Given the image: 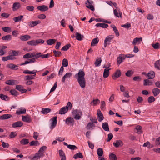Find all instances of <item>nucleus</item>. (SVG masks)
I'll return each mask as SVG.
<instances>
[{
    "label": "nucleus",
    "mask_w": 160,
    "mask_h": 160,
    "mask_svg": "<svg viewBox=\"0 0 160 160\" xmlns=\"http://www.w3.org/2000/svg\"><path fill=\"white\" fill-rule=\"evenodd\" d=\"M0 98L2 100L6 101H8L10 100L9 97L2 94H0Z\"/></svg>",
    "instance_id": "obj_37"
},
{
    "label": "nucleus",
    "mask_w": 160,
    "mask_h": 160,
    "mask_svg": "<svg viewBox=\"0 0 160 160\" xmlns=\"http://www.w3.org/2000/svg\"><path fill=\"white\" fill-rule=\"evenodd\" d=\"M71 46L70 44H68L64 46L62 49L61 50L66 51L68 50Z\"/></svg>",
    "instance_id": "obj_53"
},
{
    "label": "nucleus",
    "mask_w": 160,
    "mask_h": 160,
    "mask_svg": "<svg viewBox=\"0 0 160 160\" xmlns=\"http://www.w3.org/2000/svg\"><path fill=\"white\" fill-rule=\"evenodd\" d=\"M87 2H85V4L86 5V7L88 8L89 9L91 10L92 11L94 10V7L92 5L93 3V2L92 1H89V0H87Z\"/></svg>",
    "instance_id": "obj_8"
},
{
    "label": "nucleus",
    "mask_w": 160,
    "mask_h": 160,
    "mask_svg": "<svg viewBox=\"0 0 160 160\" xmlns=\"http://www.w3.org/2000/svg\"><path fill=\"white\" fill-rule=\"evenodd\" d=\"M23 16L22 15H20L18 17L14 18H13V20L15 22H18L21 21Z\"/></svg>",
    "instance_id": "obj_43"
},
{
    "label": "nucleus",
    "mask_w": 160,
    "mask_h": 160,
    "mask_svg": "<svg viewBox=\"0 0 160 160\" xmlns=\"http://www.w3.org/2000/svg\"><path fill=\"white\" fill-rule=\"evenodd\" d=\"M142 38H138L137 37L134 39L132 42V44L135 46L136 45L137 43H138V44L140 43V41H142Z\"/></svg>",
    "instance_id": "obj_21"
},
{
    "label": "nucleus",
    "mask_w": 160,
    "mask_h": 160,
    "mask_svg": "<svg viewBox=\"0 0 160 160\" xmlns=\"http://www.w3.org/2000/svg\"><path fill=\"white\" fill-rule=\"evenodd\" d=\"M2 29L5 32H10L11 31V28L9 27H5L2 28Z\"/></svg>",
    "instance_id": "obj_60"
},
{
    "label": "nucleus",
    "mask_w": 160,
    "mask_h": 160,
    "mask_svg": "<svg viewBox=\"0 0 160 160\" xmlns=\"http://www.w3.org/2000/svg\"><path fill=\"white\" fill-rule=\"evenodd\" d=\"M15 57H12V56L11 55H8L6 57H4L2 58V60L3 61H6L8 60H13L16 59Z\"/></svg>",
    "instance_id": "obj_28"
},
{
    "label": "nucleus",
    "mask_w": 160,
    "mask_h": 160,
    "mask_svg": "<svg viewBox=\"0 0 160 160\" xmlns=\"http://www.w3.org/2000/svg\"><path fill=\"white\" fill-rule=\"evenodd\" d=\"M57 40L54 39H51L47 40L46 42L48 45H51L52 44H54Z\"/></svg>",
    "instance_id": "obj_34"
},
{
    "label": "nucleus",
    "mask_w": 160,
    "mask_h": 160,
    "mask_svg": "<svg viewBox=\"0 0 160 160\" xmlns=\"http://www.w3.org/2000/svg\"><path fill=\"white\" fill-rule=\"evenodd\" d=\"M57 116H55L52 118L50 121H51V126L50 128L52 130L56 126L57 124Z\"/></svg>",
    "instance_id": "obj_6"
},
{
    "label": "nucleus",
    "mask_w": 160,
    "mask_h": 160,
    "mask_svg": "<svg viewBox=\"0 0 160 160\" xmlns=\"http://www.w3.org/2000/svg\"><path fill=\"white\" fill-rule=\"evenodd\" d=\"M40 143L38 141H32L29 143L30 146H37L39 145Z\"/></svg>",
    "instance_id": "obj_51"
},
{
    "label": "nucleus",
    "mask_w": 160,
    "mask_h": 160,
    "mask_svg": "<svg viewBox=\"0 0 160 160\" xmlns=\"http://www.w3.org/2000/svg\"><path fill=\"white\" fill-rule=\"evenodd\" d=\"M73 158L75 159H77L78 158H82L83 156L81 152H78L75 154L74 155Z\"/></svg>",
    "instance_id": "obj_39"
},
{
    "label": "nucleus",
    "mask_w": 160,
    "mask_h": 160,
    "mask_svg": "<svg viewBox=\"0 0 160 160\" xmlns=\"http://www.w3.org/2000/svg\"><path fill=\"white\" fill-rule=\"evenodd\" d=\"M11 95L14 96H17L19 94V93L14 89H12L10 91Z\"/></svg>",
    "instance_id": "obj_49"
},
{
    "label": "nucleus",
    "mask_w": 160,
    "mask_h": 160,
    "mask_svg": "<svg viewBox=\"0 0 160 160\" xmlns=\"http://www.w3.org/2000/svg\"><path fill=\"white\" fill-rule=\"evenodd\" d=\"M2 146L4 148H8L9 147V144L7 142H5L2 141H1Z\"/></svg>",
    "instance_id": "obj_62"
},
{
    "label": "nucleus",
    "mask_w": 160,
    "mask_h": 160,
    "mask_svg": "<svg viewBox=\"0 0 160 160\" xmlns=\"http://www.w3.org/2000/svg\"><path fill=\"white\" fill-rule=\"evenodd\" d=\"M152 92L154 96H156L160 93V90L158 88H155L152 90Z\"/></svg>",
    "instance_id": "obj_35"
},
{
    "label": "nucleus",
    "mask_w": 160,
    "mask_h": 160,
    "mask_svg": "<svg viewBox=\"0 0 160 160\" xmlns=\"http://www.w3.org/2000/svg\"><path fill=\"white\" fill-rule=\"evenodd\" d=\"M7 67L12 70H17L18 69V66L12 63L8 64L6 65Z\"/></svg>",
    "instance_id": "obj_15"
},
{
    "label": "nucleus",
    "mask_w": 160,
    "mask_h": 160,
    "mask_svg": "<svg viewBox=\"0 0 160 160\" xmlns=\"http://www.w3.org/2000/svg\"><path fill=\"white\" fill-rule=\"evenodd\" d=\"M65 107L68 109V110H71L72 109V105L71 103L70 102H68L66 106H65Z\"/></svg>",
    "instance_id": "obj_61"
},
{
    "label": "nucleus",
    "mask_w": 160,
    "mask_h": 160,
    "mask_svg": "<svg viewBox=\"0 0 160 160\" xmlns=\"http://www.w3.org/2000/svg\"><path fill=\"white\" fill-rule=\"evenodd\" d=\"M95 26L103 28H107L108 27V25L106 23H98L95 25Z\"/></svg>",
    "instance_id": "obj_31"
},
{
    "label": "nucleus",
    "mask_w": 160,
    "mask_h": 160,
    "mask_svg": "<svg viewBox=\"0 0 160 160\" xmlns=\"http://www.w3.org/2000/svg\"><path fill=\"white\" fill-rule=\"evenodd\" d=\"M44 41L41 39H39L36 40H32L27 42L28 45L30 46H36L40 43H43Z\"/></svg>",
    "instance_id": "obj_4"
},
{
    "label": "nucleus",
    "mask_w": 160,
    "mask_h": 160,
    "mask_svg": "<svg viewBox=\"0 0 160 160\" xmlns=\"http://www.w3.org/2000/svg\"><path fill=\"white\" fill-rule=\"evenodd\" d=\"M26 9L30 11H33L34 9V7L32 6H28L26 7Z\"/></svg>",
    "instance_id": "obj_64"
},
{
    "label": "nucleus",
    "mask_w": 160,
    "mask_h": 160,
    "mask_svg": "<svg viewBox=\"0 0 160 160\" xmlns=\"http://www.w3.org/2000/svg\"><path fill=\"white\" fill-rule=\"evenodd\" d=\"M47 148V147L46 146L41 147L38 152L36 153L33 157L32 160H38L41 157H43L45 155L43 152L46 150Z\"/></svg>",
    "instance_id": "obj_2"
},
{
    "label": "nucleus",
    "mask_w": 160,
    "mask_h": 160,
    "mask_svg": "<svg viewBox=\"0 0 160 160\" xmlns=\"http://www.w3.org/2000/svg\"><path fill=\"white\" fill-rule=\"evenodd\" d=\"M20 143L22 145H26L29 143L28 139L24 138L20 141Z\"/></svg>",
    "instance_id": "obj_52"
},
{
    "label": "nucleus",
    "mask_w": 160,
    "mask_h": 160,
    "mask_svg": "<svg viewBox=\"0 0 160 160\" xmlns=\"http://www.w3.org/2000/svg\"><path fill=\"white\" fill-rule=\"evenodd\" d=\"M15 80H7L5 83L9 85H13L15 84Z\"/></svg>",
    "instance_id": "obj_40"
},
{
    "label": "nucleus",
    "mask_w": 160,
    "mask_h": 160,
    "mask_svg": "<svg viewBox=\"0 0 160 160\" xmlns=\"http://www.w3.org/2000/svg\"><path fill=\"white\" fill-rule=\"evenodd\" d=\"M23 86L21 85H17L16 86L15 88L21 92L25 93L27 91L26 89L22 88Z\"/></svg>",
    "instance_id": "obj_18"
},
{
    "label": "nucleus",
    "mask_w": 160,
    "mask_h": 160,
    "mask_svg": "<svg viewBox=\"0 0 160 160\" xmlns=\"http://www.w3.org/2000/svg\"><path fill=\"white\" fill-rule=\"evenodd\" d=\"M33 76L30 75H27L24 78V80H31L34 79Z\"/></svg>",
    "instance_id": "obj_47"
},
{
    "label": "nucleus",
    "mask_w": 160,
    "mask_h": 160,
    "mask_svg": "<svg viewBox=\"0 0 160 160\" xmlns=\"http://www.w3.org/2000/svg\"><path fill=\"white\" fill-rule=\"evenodd\" d=\"M68 148L71 150H74L77 149V147L75 145H68Z\"/></svg>",
    "instance_id": "obj_63"
},
{
    "label": "nucleus",
    "mask_w": 160,
    "mask_h": 160,
    "mask_svg": "<svg viewBox=\"0 0 160 160\" xmlns=\"http://www.w3.org/2000/svg\"><path fill=\"white\" fill-rule=\"evenodd\" d=\"M68 109L65 107L61 108L59 111V114H65L68 112Z\"/></svg>",
    "instance_id": "obj_33"
},
{
    "label": "nucleus",
    "mask_w": 160,
    "mask_h": 160,
    "mask_svg": "<svg viewBox=\"0 0 160 160\" xmlns=\"http://www.w3.org/2000/svg\"><path fill=\"white\" fill-rule=\"evenodd\" d=\"M102 62V60L101 58H100L98 59H96L95 62L94 64L96 67L99 66L100 65L101 63Z\"/></svg>",
    "instance_id": "obj_45"
},
{
    "label": "nucleus",
    "mask_w": 160,
    "mask_h": 160,
    "mask_svg": "<svg viewBox=\"0 0 160 160\" xmlns=\"http://www.w3.org/2000/svg\"><path fill=\"white\" fill-rule=\"evenodd\" d=\"M114 38L113 35H109L106 37L104 41V46L106 47L107 46L110 45V43Z\"/></svg>",
    "instance_id": "obj_5"
},
{
    "label": "nucleus",
    "mask_w": 160,
    "mask_h": 160,
    "mask_svg": "<svg viewBox=\"0 0 160 160\" xmlns=\"http://www.w3.org/2000/svg\"><path fill=\"white\" fill-rule=\"evenodd\" d=\"M74 120L73 118L71 117H68L65 120L66 124L68 125H71L73 126L74 123Z\"/></svg>",
    "instance_id": "obj_9"
},
{
    "label": "nucleus",
    "mask_w": 160,
    "mask_h": 160,
    "mask_svg": "<svg viewBox=\"0 0 160 160\" xmlns=\"http://www.w3.org/2000/svg\"><path fill=\"white\" fill-rule=\"evenodd\" d=\"M22 120L24 122L29 123L32 121L30 116L28 115L25 116H22Z\"/></svg>",
    "instance_id": "obj_10"
},
{
    "label": "nucleus",
    "mask_w": 160,
    "mask_h": 160,
    "mask_svg": "<svg viewBox=\"0 0 160 160\" xmlns=\"http://www.w3.org/2000/svg\"><path fill=\"white\" fill-rule=\"evenodd\" d=\"M99 42V39L98 38H96L92 40L91 43V46H94L97 44Z\"/></svg>",
    "instance_id": "obj_32"
},
{
    "label": "nucleus",
    "mask_w": 160,
    "mask_h": 160,
    "mask_svg": "<svg viewBox=\"0 0 160 160\" xmlns=\"http://www.w3.org/2000/svg\"><path fill=\"white\" fill-rule=\"evenodd\" d=\"M85 75L84 72L81 70H80L78 72L75 74V77L77 80L79 85L82 88H84L86 86Z\"/></svg>",
    "instance_id": "obj_1"
},
{
    "label": "nucleus",
    "mask_w": 160,
    "mask_h": 160,
    "mask_svg": "<svg viewBox=\"0 0 160 160\" xmlns=\"http://www.w3.org/2000/svg\"><path fill=\"white\" fill-rule=\"evenodd\" d=\"M142 127L140 125H138L136 126L135 129L137 130L136 133L140 134L142 133V131L141 130Z\"/></svg>",
    "instance_id": "obj_48"
},
{
    "label": "nucleus",
    "mask_w": 160,
    "mask_h": 160,
    "mask_svg": "<svg viewBox=\"0 0 160 160\" xmlns=\"http://www.w3.org/2000/svg\"><path fill=\"white\" fill-rule=\"evenodd\" d=\"M53 51L55 57H59L62 54L61 52L60 51H57L55 50H53Z\"/></svg>",
    "instance_id": "obj_57"
},
{
    "label": "nucleus",
    "mask_w": 160,
    "mask_h": 160,
    "mask_svg": "<svg viewBox=\"0 0 160 160\" xmlns=\"http://www.w3.org/2000/svg\"><path fill=\"white\" fill-rule=\"evenodd\" d=\"M114 15L117 17L121 18L122 17V13L118 10V9L114 10Z\"/></svg>",
    "instance_id": "obj_23"
},
{
    "label": "nucleus",
    "mask_w": 160,
    "mask_h": 160,
    "mask_svg": "<svg viewBox=\"0 0 160 160\" xmlns=\"http://www.w3.org/2000/svg\"><path fill=\"white\" fill-rule=\"evenodd\" d=\"M19 38L22 41H26L30 39L31 36L28 35H21L20 37Z\"/></svg>",
    "instance_id": "obj_22"
},
{
    "label": "nucleus",
    "mask_w": 160,
    "mask_h": 160,
    "mask_svg": "<svg viewBox=\"0 0 160 160\" xmlns=\"http://www.w3.org/2000/svg\"><path fill=\"white\" fill-rule=\"evenodd\" d=\"M126 56H125L124 54H120L117 58V64L118 65H119L126 58Z\"/></svg>",
    "instance_id": "obj_7"
},
{
    "label": "nucleus",
    "mask_w": 160,
    "mask_h": 160,
    "mask_svg": "<svg viewBox=\"0 0 160 160\" xmlns=\"http://www.w3.org/2000/svg\"><path fill=\"white\" fill-rule=\"evenodd\" d=\"M12 115L9 114H4L0 116V119L4 120L11 118Z\"/></svg>",
    "instance_id": "obj_20"
},
{
    "label": "nucleus",
    "mask_w": 160,
    "mask_h": 160,
    "mask_svg": "<svg viewBox=\"0 0 160 160\" xmlns=\"http://www.w3.org/2000/svg\"><path fill=\"white\" fill-rule=\"evenodd\" d=\"M102 126L104 130L106 131H109V129L108 123L107 122H104L102 123Z\"/></svg>",
    "instance_id": "obj_26"
},
{
    "label": "nucleus",
    "mask_w": 160,
    "mask_h": 160,
    "mask_svg": "<svg viewBox=\"0 0 160 160\" xmlns=\"http://www.w3.org/2000/svg\"><path fill=\"white\" fill-rule=\"evenodd\" d=\"M113 145L115 148H117L122 146L123 145V142L121 140H116V142L113 143Z\"/></svg>",
    "instance_id": "obj_19"
},
{
    "label": "nucleus",
    "mask_w": 160,
    "mask_h": 160,
    "mask_svg": "<svg viewBox=\"0 0 160 160\" xmlns=\"http://www.w3.org/2000/svg\"><path fill=\"white\" fill-rule=\"evenodd\" d=\"M20 7V5L19 2H15L13 3L12 8L13 11H16L19 9Z\"/></svg>",
    "instance_id": "obj_25"
},
{
    "label": "nucleus",
    "mask_w": 160,
    "mask_h": 160,
    "mask_svg": "<svg viewBox=\"0 0 160 160\" xmlns=\"http://www.w3.org/2000/svg\"><path fill=\"white\" fill-rule=\"evenodd\" d=\"M41 21L39 20L30 21L28 22V25L31 27H33L37 25Z\"/></svg>",
    "instance_id": "obj_12"
},
{
    "label": "nucleus",
    "mask_w": 160,
    "mask_h": 160,
    "mask_svg": "<svg viewBox=\"0 0 160 160\" xmlns=\"http://www.w3.org/2000/svg\"><path fill=\"white\" fill-rule=\"evenodd\" d=\"M110 69V68H105L104 69L103 73V77L104 78H106L109 76V70Z\"/></svg>",
    "instance_id": "obj_30"
},
{
    "label": "nucleus",
    "mask_w": 160,
    "mask_h": 160,
    "mask_svg": "<svg viewBox=\"0 0 160 160\" xmlns=\"http://www.w3.org/2000/svg\"><path fill=\"white\" fill-rule=\"evenodd\" d=\"M62 65L63 66L66 67L68 65V60L67 59L64 58L62 61Z\"/></svg>",
    "instance_id": "obj_55"
},
{
    "label": "nucleus",
    "mask_w": 160,
    "mask_h": 160,
    "mask_svg": "<svg viewBox=\"0 0 160 160\" xmlns=\"http://www.w3.org/2000/svg\"><path fill=\"white\" fill-rule=\"evenodd\" d=\"M155 100V98L153 96H151L148 98V102L149 103H151Z\"/></svg>",
    "instance_id": "obj_59"
},
{
    "label": "nucleus",
    "mask_w": 160,
    "mask_h": 160,
    "mask_svg": "<svg viewBox=\"0 0 160 160\" xmlns=\"http://www.w3.org/2000/svg\"><path fill=\"white\" fill-rule=\"evenodd\" d=\"M109 158L111 160H117V158L115 154L112 153L109 155Z\"/></svg>",
    "instance_id": "obj_54"
},
{
    "label": "nucleus",
    "mask_w": 160,
    "mask_h": 160,
    "mask_svg": "<svg viewBox=\"0 0 160 160\" xmlns=\"http://www.w3.org/2000/svg\"><path fill=\"white\" fill-rule=\"evenodd\" d=\"M95 127V125L91 122H89L88 123L86 128L87 130L92 129V128Z\"/></svg>",
    "instance_id": "obj_44"
},
{
    "label": "nucleus",
    "mask_w": 160,
    "mask_h": 160,
    "mask_svg": "<svg viewBox=\"0 0 160 160\" xmlns=\"http://www.w3.org/2000/svg\"><path fill=\"white\" fill-rule=\"evenodd\" d=\"M121 75V72L120 70H117L115 73L112 75L113 79H115L117 78L120 77Z\"/></svg>",
    "instance_id": "obj_16"
},
{
    "label": "nucleus",
    "mask_w": 160,
    "mask_h": 160,
    "mask_svg": "<svg viewBox=\"0 0 160 160\" xmlns=\"http://www.w3.org/2000/svg\"><path fill=\"white\" fill-rule=\"evenodd\" d=\"M97 153L98 156L101 157L103 154V151L102 148H99L97 150Z\"/></svg>",
    "instance_id": "obj_50"
},
{
    "label": "nucleus",
    "mask_w": 160,
    "mask_h": 160,
    "mask_svg": "<svg viewBox=\"0 0 160 160\" xmlns=\"http://www.w3.org/2000/svg\"><path fill=\"white\" fill-rule=\"evenodd\" d=\"M111 27L113 28V30L115 33L116 36L117 37L119 36V33L116 26L114 25H111Z\"/></svg>",
    "instance_id": "obj_36"
},
{
    "label": "nucleus",
    "mask_w": 160,
    "mask_h": 160,
    "mask_svg": "<svg viewBox=\"0 0 160 160\" xmlns=\"http://www.w3.org/2000/svg\"><path fill=\"white\" fill-rule=\"evenodd\" d=\"M26 112V109L25 108L23 109V108H21L16 111V114L17 115H20L25 113Z\"/></svg>",
    "instance_id": "obj_27"
},
{
    "label": "nucleus",
    "mask_w": 160,
    "mask_h": 160,
    "mask_svg": "<svg viewBox=\"0 0 160 160\" xmlns=\"http://www.w3.org/2000/svg\"><path fill=\"white\" fill-rule=\"evenodd\" d=\"M152 82L148 79H145L144 80L143 85L144 86L152 85Z\"/></svg>",
    "instance_id": "obj_38"
},
{
    "label": "nucleus",
    "mask_w": 160,
    "mask_h": 160,
    "mask_svg": "<svg viewBox=\"0 0 160 160\" xmlns=\"http://www.w3.org/2000/svg\"><path fill=\"white\" fill-rule=\"evenodd\" d=\"M97 112V118L98 121L99 122H101L103 120L104 117L100 109H98Z\"/></svg>",
    "instance_id": "obj_14"
},
{
    "label": "nucleus",
    "mask_w": 160,
    "mask_h": 160,
    "mask_svg": "<svg viewBox=\"0 0 160 160\" xmlns=\"http://www.w3.org/2000/svg\"><path fill=\"white\" fill-rule=\"evenodd\" d=\"M2 39L3 40L10 41L12 39V36L10 35H7L3 37Z\"/></svg>",
    "instance_id": "obj_46"
},
{
    "label": "nucleus",
    "mask_w": 160,
    "mask_h": 160,
    "mask_svg": "<svg viewBox=\"0 0 160 160\" xmlns=\"http://www.w3.org/2000/svg\"><path fill=\"white\" fill-rule=\"evenodd\" d=\"M133 73V72L132 70L128 71L125 73V75L128 77L131 76Z\"/></svg>",
    "instance_id": "obj_58"
},
{
    "label": "nucleus",
    "mask_w": 160,
    "mask_h": 160,
    "mask_svg": "<svg viewBox=\"0 0 160 160\" xmlns=\"http://www.w3.org/2000/svg\"><path fill=\"white\" fill-rule=\"evenodd\" d=\"M12 52L11 53L12 56V57H14V56H17L18 55L19 51H18L12 50L11 51Z\"/></svg>",
    "instance_id": "obj_56"
},
{
    "label": "nucleus",
    "mask_w": 160,
    "mask_h": 160,
    "mask_svg": "<svg viewBox=\"0 0 160 160\" xmlns=\"http://www.w3.org/2000/svg\"><path fill=\"white\" fill-rule=\"evenodd\" d=\"M37 8L38 10H39L41 11L45 12L47 11L48 10V8L47 6L42 5L38 6L37 7Z\"/></svg>",
    "instance_id": "obj_17"
},
{
    "label": "nucleus",
    "mask_w": 160,
    "mask_h": 160,
    "mask_svg": "<svg viewBox=\"0 0 160 160\" xmlns=\"http://www.w3.org/2000/svg\"><path fill=\"white\" fill-rule=\"evenodd\" d=\"M75 35L76 39L79 41H81L84 38V36L83 35L81 34L78 32H76Z\"/></svg>",
    "instance_id": "obj_24"
},
{
    "label": "nucleus",
    "mask_w": 160,
    "mask_h": 160,
    "mask_svg": "<svg viewBox=\"0 0 160 160\" xmlns=\"http://www.w3.org/2000/svg\"><path fill=\"white\" fill-rule=\"evenodd\" d=\"M155 72L152 71H150L148 74V78L149 79H152L155 77Z\"/></svg>",
    "instance_id": "obj_29"
},
{
    "label": "nucleus",
    "mask_w": 160,
    "mask_h": 160,
    "mask_svg": "<svg viewBox=\"0 0 160 160\" xmlns=\"http://www.w3.org/2000/svg\"><path fill=\"white\" fill-rule=\"evenodd\" d=\"M51 111V109L47 108H42V109L41 112L43 114H47Z\"/></svg>",
    "instance_id": "obj_41"
},
{
    "label": "nucleus",
    "mask_w": 160,
    "mask_h": 160,
    "mask_svg": "<svg viewBox=\"0 0 160 160\" xmlns=\"http://www.w3.org/2000/svg\"><path fill=\"white\" fill-rule=\"evenodd\" d=\"M23 125V123L21 121H17L13 123L12 124V127L13 128L20 127Z\"/></svg>",
    "instance_id": "obj_13"
},
{
    "label": "nucleus",
    "mask_w": 160,
    "mask_h": 160,
    "mask_svg": "<svg viewBox=\"0 0 160 160\" xmlns=\"http://www.w3.org/2000/svg\"><path fill=\"white\" fill-rule=\"evenodd\" d=\"M72 74L70 72H67L62 77V82H65V79L70 78L72 76Z\"/></svg>",
    "instance_id": "obj_11"
},
{
    "label": "nucleus",
    "mask_w": 160,
    "mask_h": 160,
    "mask_svg": "<svg viewBox=\"0 0 160 160\" xmlns=\"http://www.w3.org/2000/svg\"><path fill=\"white\" fill-rule=\"evenodd\" d=\"M155 68L158 70H160V60L156 61L154 63Z\"/></svg>",
    "instance_id": "obj_42"
},
{
    "label": "nucleus",
    "mask_w": 160,
    "mask_h": 160,
    "mask_svg": "<svg viewBox=\"0 0 160 160\" xmlns=\"http://www.w3.org/2000/svg\"><path fill=\"white\" fill-rule=\"evenodd\" d=\"M72 113L74 118L76 120L80 119L81 118V116L83 114L81 110L78 109L73 110Z\"/></svg>",
    "instance_id": "obj_3"
}]
</instances>
